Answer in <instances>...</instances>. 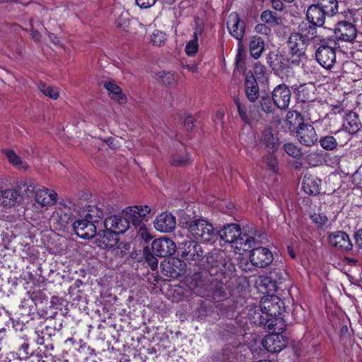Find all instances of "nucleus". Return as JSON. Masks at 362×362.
<instances>
[{"label":"nucleus","mask_w":362,"mask_h":362,"mask_svg":"<svg viewBox=\"0 0 362 362\" xmlns=\"http://www.w3.org/2000/svg\"><path fill=\"white\" fill-rule=\"evenodd\" d=\"M209 266L208 270L195 272L191 276L190 286L193 292L210 300L221 301L227 296L225 284L218 277L232 271L234 268L226 253L220 250H214L206 256Z\"/></svg>","instance_id":"1"},{"label":"nucleus","mask_w":362,"mask_h":362,"mask_svg":"<svg viewBox=\"0 0 362 362\" xmlns=\"http://www.w3.org/2000/svg\"><path fill=\"white\" fill-rule=\"evenodd\" d=\"M257 230L252 226H245L243 229L237 224H229L218 230V236L226 243L240 251H247L257 243Z\"/></svg>","instance_id":"2"},{"label":"nucleus","mask_w":362,"mask_h":362,"mask_svg":"<svg viewBox=\"0 0 362 362\" xmlns=\"http://www.w3.org/2000/svg\"><path fill=\"white\" fill-rule=\"evenodd\" d=\"M186 225L189 232L197 240L212 243L218 237V230L204 219H194L186 222Z\"/></svg>","instance_id":"3"},{"label":"nucleus","mask_w":362,"mask_h":362,"mask_svg":"<svg viewBox=\"0 0 362 362\" xmlns=\"http://www.w3.org/2000/svg\"><path fill=\"white\" fill-rule=\"evenodd\" d=\"M103 218V211H98L96 215L86 214L84 218L78 219L72 223L74 233L81 238L91 239L96 235L98 223Z\"/></svg>","instance_id":"4"},{"label":"nucleus","mask_w":362,"mask_h":362,"mask_svg":"<svg viewBox=\"0 0 362 362\" xmlns=\"http://www.w3.org/2000/svg\"><path fill=\"white\" fill-rule=\"evenodd\" d=\"M151 211L150 206L147 205L132 206L122 211V214L129 220V223H132L136 228H139V233L145 240L150 238V235L146 231L143 220Z\"/></svg>","instance_id":"5"},{"label":"nucleus","mask_w":362,"mask_h":362,"mask_svg":"<svg viewBox=\"0 0 362 362\" xmlns=\"http://www.w3.org/2000/svg\"><path fill=\"white\" fill-rule=\"evenodd\" d=\"M308 45L309 42L296 33H292L290 35L287 40L288 52L293 57H296V59L291 60V64L296 65L300 64V59L305 55V51Z\"/></svg>","instance_id":"6"},{"label":"nucleus","mask_w":362,"mask_h":362,"mask_svg":"<svg viewBox=\"0 0 362 362\" xmlns=\"http://www.w3.org/2000/svg\"><path fill=\"white\" fill-rule=\"evenodd\" d=\"M288 278V274L281 267L272 269L267 275L261 277L260 285L265 288V292H274L278 288V284H281Z\"/></svg>","instance_id":"7"},{"label":"nucleus","mask_w":362,"mask_h":362,"mask_svg":"<svg viewBox=\"0 0 362 362\" xmlns=\"http://www.w3.org/2000/svg\"><path fill=\"white\" fill-rule=\"evenodd\" d=\"M178 252L186 261H198L204 256L202 246L194 240L184 241L180 243Z\"/></svg>","instance_id":"8"},{"label":"nucleus","mask_w":362,"mask_h":362,"mask_svg":"<svg viewBox=\"0 0 362 362\" xmlns=\"http://www.w3.org/2000/svg\"><path fill=\"white\" fill-rule=\"evenodd\" d=\"M315 58L322 67L331 69L336 63V47L327 43L321 45L315 52Z\"/></svg>","instance_id":"9"},{"label":"nucleus","mask_w":362,"mask_h":362,"mask_svg":"<svg viewBox=\"0 0 362 362\" xmlns=\"http://www.w3.org/2000/svg\"><path fill=\"white\" fill-rule=\"evenodd\" d=\"M253 246L250 251V260L251 263L257 267L264 268L269 265L273 259V254L267 247Z\"/></svg>","instance_id":"10"},{"label":"nucleus","mask_w":362,"mask_h":362,"mask_svg":"<svg viewBox=\"0 0 362 362\" xmlns=\"http://www.w3.org/2000/svg\"><path fill=\"white\" fill-rule=\"evenodd\" d=\"M334 33L337 40L352 42L357 36V30L355 24L343 21L335 25Z\"/></svg>","instance_id":"11"},{"label":"nucleus","mask_w":362,"mask_h":362,"mask_svg":"<svg viewBox=\"0 0 362 362\" xmlns=\"http://www.w3.org/2000/svg\"><path fill=\"white\" fill-rule=\"evenodd\" d=\"M150 249L156 256L165 257L171 256L175 252L176 245L170 238H160L152 242Z\"/></svg>","instance_id":"12"},{"label":"nucleus","mask_w":362,"mask_h":362,"mask_svg":"<svg viewBox=\"0 0 362 362\" xmlns=\"http://www.w3.org/2000/svg\"><path fill=\"white\" fill-rule=\"evenodd\" d=\"M291 91L286 84L276 86L272 91V100L275 105L281 110H286L290 104Z\"/></svg>","instance_id":"13"},{"label":"nucleus","mask_w":362,"mask_h":362,"mask_svg":"<svg viewBox=\"0 0 362 362\" xmlns=\"http://www.w3.org/2000/svg\"><path fill=\"white\" fill-rule=\"evenodd\" d=\"M297 139L300 144L305 146H312L317 141V135L313 126L305 123L296 131Z\"/></svg>","instance_id":"14"},{"label":"nucleus","mask_w":362,"mask_h":362,"mask_svg":"<svg viewBox=\"0 0 362 362\" xmlns=\"http://www.w3.org/2000/svg\"><path fill=\"white\" fill-rule=\"evenodd\" d=\"M104 228L119 235L124 233L129 228V220L125 216H111L103 221Z\"/></svg>","instance_id":"15"},{"label":"nucleus","mask_w":362,"mask_h":362,"mask_svg":"<svg viewBox=\"0 0 362 362\" xmlns=\"http://www.w3.org/2000/svg\"><path fill=\"white\" fill-rule=\"evenodd\" d=\"M287 342L283 335L279 333H272L262 339V345L265 349L271 353L281 351L286 346Z\"/></svg>","instance_id":"16"},{"label":"nucleus","mask_w":362,"mask_h":362,"mask_svg":"<svg viewBox=\"0 0 362 362\" xmlns=\"http://www.w3.org/2000/svg\"><path fill=\"white\" fill-rule=\"evenodd\" d=\"M95 237L97 245L102 249L113 248L118 241V235L106 228L99 230Z\"/></svg>","instance_id":"17"},{"label":"nucleus","mask_w":362,"mask_h":362,"mask_svg":"<svg viewBox=\"0 0 362 362\" xmlns=\"http://www.w3.org/2000/svg\"><path fill=\"white\" fill-rule=\"evenodd\" d=\"M227 27L230 35L241 42L245 35V23L238 13H233L229 16Z\"/></svg>","instance_id":"18"},{"label":"nucleus","mask_w":362,"mask_h":362,"mask_svg":"<svg viewBox=\"0 0 362 362\" xmlns=\"http://www.w3.org/2000/svg\"><path fill=\"white\" fill-rule=\"evenodd\" d=\"M155 228L160 232H171L176 226L175 217L169 212H163L159 214L154 220Z\"/></svg>","instance_id":"19"},{"label":"nucleus","mask_w":362,"mask_h":362,"mask_svg":"<svg viewBox=\"0 0 362 362\" xmlns=\"http://www.w3.org/2000/svg\"><path fill=\"white\" fill-rule=\"evenodd\" d=\"M72 210L71 206L59 203L53 212L52 219L61 227H65L72 221Z\"/></svg>","instance_id":"20"},{"label":"nucleus","mask_w":362,"mask_h":362,"mask_svg":"<svg viewBox=\"0 0 362 362\" xmlns=\"http://www.w3.org/2000/svg\"><path fill=\"white\" fill-rule=\"evenodd\" d=\"M329 15H327L326 11L322 8L314 4L310 5L306 13L307 21L311 22L315 25L323 27L327 18H330Z\"/></svg>","instance_id":"21"},{"label":"nucleus","mask_w":362,"mask_h":362,"mask_svg":"<svg viewBox=\"0 0 362 362\" xmlns=\"http://www.w3.org/2000/svg\"><path fill=\"white\" fill-rule=\"evenodd\" d=\"M260 144L264 146L268 152H276L279 146L278 137L273 133L271 127L265 128L261 133L259 139Z\"/></svg>","instance_id":"22"},{"label":"nucleus","mask_w":362,"mask_h":362,"mask_svg":"<svg viewBox=\"0 0 362 362\" xmlns=\"http://www.w3.org/2000/svg\"><path fill=\"white\" fill-rule=\"evenodd\" d=\"M329 243L341 250L349 251L352 248V243L349 235L344 231H337L329 237Z\"/></svg>","instance_id":"23"},{"label":"nucleus","mask_w":362,"mask_h":362,"mask_svg":"<svg viewBox=\"0 0 362 362\" xmlns=\"http://www.w3.org/2000/svg\"><path fill=\"white\" fill-rule=\"evenodd\" d=\"M245 92L247 100L250 103H256L260 98L259 85L255 77L252 74L246 76L245 81Z\"/></svg>","instance_id":"24"},{"label":"nucleus","mask_w":362,"mask_h":362,"mask_svg":"<svg viewBox=\"0 0 362 362\" xmlns=\"http://www.w3.org/2000/svg\"><path fill=\"white\" fill-rule=\"evenodd\" d=\"M57 194L54 191L48 189H40L35 192V202L41 206H48L57 202Z\"/></svg>","instance_id":"25"},{"label":"nucleus","mask_w":362,"mask_h":362,"mask_svg":"<svg viewBox=\"0 0 362 362\" xmlns=\"http://www.w3.org/2000/svg\"><path fill=\"white\" fill-rule=\"evenodd\" d=\"M281 300L276 297H272L262 303V310L269 317H278L281 314Z\"/></svg>","instance_id":"26"},{"label":"nucleus","mask_w":362,"mask_h":362,"mask_svg":"<svg viewBox=\"0 0 362 362\" xmlns=\"http://www.w3.org/2000/svg\"><path fill=\"white\" fill-rule=\"evenodd\" d=\"M317 27L308 21H302L298 26V32L296 33L310 43L317 36Z\"/></svg>","instance_id":"27"},{"label":"nucleus","mask_w":362,"mask_h":362,"mask_svg":"<svg viewBox=\"0 0 362 362\" xmlns=\"http://www.w3.org/2000/svg\"><path fill=\"white\" fill-rule=\"evenodd\" d=\"M321 180L312 175H305L302 187L304 192L310 195H317L320 192Z\"/></svg>","instance_id":"28"},{"label":"nucleus","mask_w":362,"mask_h":362,"mask_svg":"<svg viewBox=\"0 0 362 362\" xmlns=\"http://www.w3.org/2000/svg\"><path fill=\"white\" fill-rule=\"evenodd\" d=\"M361 127V122L358 116L356 113L349 112L346 114L344 122L342 124V129L351 134L356 133Z\"/></svg>","instance_id":"29"},{"label":"nucleus","mask_w":362,"mask_h":362,"mask_svg":"<svg viewBox=\"0 0 362 362\" xmlns=\"http://www.w3.org/2000/svg\"><path fill=\"white\" fill-rule=\"evenodd\" d=\"M265 49V42L262 37L253 35L250 38L249 50L252 57L259 59Z\"/></svg>","instance_id":"30"},{"label":"nucleus","mask_w":362,"mask_h":362,"mask_svg":"<svg viewBox=\"0 0 362 362\" xmlns=\"http://www.w3.org/2000/svg\"><path fill=\"white\" fill-rule=\"evenodd\" d=\"M285 122L291 132H296L299 127L305 124L303 115L297 110L288 111Z\"/></svg>","instance_id":"31"},{"label":"nucleus","mask_w":362,"mask_h":362,"mask_svg":"<svg viewBox=\"0 0 362 362\" xmlns=\"http://www.w3.org/2000/svg\"><path fill=\"white\" fill-rule=\"evenodd\" d=\"M262 326L267 328L268 332H272V333L282 332L285 328L281 317H269L267 315H266V320L264 321Z\"/></svg>","instance_id":"32"},{"label":"nucleus","mask_w":362,"mask_h":362,"mask_svg":"<svg viewBox=\"0 0 362 362\" xmlns=\"http://www.w3.org/2000/svg\"><path fill=\"white\" fill-rule=\"evenodd\" d=\"M19 197L18 191L13 189L0 190V204L4 206H13Z\"/></svg>","instance_id":"33"},{"label":"nucleus","mask_w":362,"mask_h":362,"mask_svg":"<svg viewBox=\"0 0 362 362\" xmlns=\"http://www.w3.org/2000/svg\"><path fill=\"white\" fill-rule=\"evenodd\" d=\"M103 86L112 99L117 100L119 103H124L126 101V97L122 93V89L114 81H105Z\"/></svg>","instance_id":"34"},{"label":"nucleus","mask_w":362,"mask_h":362,"mask_svg":"<svg viewBox=\"0 0 362 362\" xmlns=\"http://www.w3.org/2000/svg\"><path fill=\"white\" fill-rule=\"evenodd\" d=\"M185 264L177 259H173L166 265V272L169 273L171 278L180 276L184 272Z\"/></svg>","instance_id":"35"},{"label":"nucleus","mask_w":362,"mask_h":362,"mask_svg":"<svg viewBox=\"0 0 362 362\" xmlns=\"http://www.w3.org/2000/svg\"><path fill=\"white\" fill-rule=\"evenodd\" d=\"M260 19L262 23H264L269 27L277 26L282 21L280 16L270 10L264 11L260 16Z\"/></svg>","instance_id":"36"},{"label":"nucleus","mask_w":362,"mask_h":362,"mask_svg":"<svg viewBox=\"0 0 362 362\" xmlns=\"http://www.w3.org/2000/svg\"><path fill=\"white\" fill-rule=\"evenodd\" d=\"M247 317L251 323L259 326H262L266 320V315L262 312V307L260 308L257 307L250 308Z\"/></svg>","instance_id":"37"},{"label":"nucleus","mask_w":362,"mask_h":362,"mask_svg":"<svg viewBox=\"0 0 362 362\" xmlns=\"http://www.w3.org/2000/svg\"><path fill=\"white\" fill-rule=\"evenodd\" d=\"M233 101L236 105L238 113L240 119L245 124H250L252 119L247 112V107L246 104L243 103L238 97H234Z\"/></svg>","instance_id":"38"},{"label":"nucleus","mask_w":362,"mask_h":362,"mask_svg":"<svg viewBox=\"0 0 362 362\" xmlns=\"http://www.w3.org/2000/svg\"><path fill=\"white\" fill-rule=\"evenodd\" d=\"M315 4L325 10L327 15H329L331 17L338 12L337 0H317Z\"/></svg>","instance_id":"39"},{"label":"nucleus","mask_w":362,"mask_h":362,"mask_svg":"<svg viewBox=\"0 0 362 362\" xmlns=\"http://www.w3.org/2000/svg\"><path fill=\"white\" fill-rule=\"evenodd\" d=\"M258 107L267 114H274L276 110V106L273 102L272 98L269 95H262L259 98Z\"/></svg>","instance_id":"40"},{"label":"nucleus","mask_w":362,"mask_h":362,"mask_svg":"<svg viewBox=\"0 0 362 362\" xmlns=\"http://www.w3.org/2000/svg\"><path fill=\"white\" fill-rule=\"evenodd\" d=\"M9 163L18 169H28V165L13 150H4Z\"/></svg>","instance_id":"41"},{"label":"nucleus","mask_w":362,"mask_h":362,"mask_svg":"<svg viewBox=\"0 0 362 362\" xmlns=\"http://www.w3.org/2000/svg\"><path fill=\"white\" fill-rule=\"evenodd\" d=\"M201 29L197 28L194 32L193 39L185 47V52L188 56H194L198 51V35L201 34Z\"/></svg>","instance_id":"42"},{"label":"nucleus","mask_w":362,"mask_h":362,"mask_svg":"<svg viewBox=\"0 0 362 362\" xmlns=\"http://www.w3.org/2000/svg\"><path fill=\"white\" fill-rule=\"evenodd\" d=\"M319 143L321 147L327 151L334 150L338 145L337 139L332 135L322 136L319 140Z\"/></svg>","instance_id":"43"},{"label":"nucleus","mask_w":362,"mask_h":362,"mask_svg":"<svg viewBox=\"0 0 362 362\" xmlns=\"http://www.w3.org/2000/svg\"><path fill=\"white\" fill-rule=\"evenodd\" d=\"M144 256L145 261L148 263L151 269L154 271L158 268V259L151 251L149 247H145L144 248Z\"/></svg>","instance_id":"44"},{"label":"nucleus","mask_w":362,"mask_h":362,"mask_svg":"<svg viewBox=\"0 0 362 362\" xmlns=\"http://www.w3.org/2000/svg\"><path fill=\"white\" fill-rule=\"evenodd\" d=\"M274 153L268 152V154L263 158V161L270 170L276 173L279 170V161Z\"/></svg>","instance_id":"45"},{"label":"nucleus","mask_w":362,"mask_h":362,"mask_svg":"<svg viewBox=\"0 0 362 362\" xmlns=\"http://www.w3.org/2000/svg\"><path fill=\"white\" fill-rule=\"evenodd\" d=\"M284 151L290 156L299 158L302 156L301 148L291 142L286 143L283 146Z\"/></svg>","instance_id":"46"},{"label":"nucleus","mask_w":362,"mask_h":362,"mask_svg":"<svg viewBox=\"0 0 362 362\" xmlns=\"http://www.w3.org/2000/svg\"><path fill=\"white\" fill-rule=\"evenodd\" d=\"M18 187L20 190L18 192L19 194H22L23 195H26L28 197L33 194L35 189V185L31 180H26L23 182H21Z\"/></svg>","instance_id":"47"},{"label":"nucleus","mask_w":362,"mask_h":362,"mask_svg":"<svg viewBox=\"0 0 362 362\" xmlns=\"http://www.w3.org/2000/svg\"><path fill=\"white\" fill-rule=\"evenodd\" d=\"M18 349V357L21 358H26L29 356V344L25 339H21L16 343Z\"/></svg>","instance_id":"48"},{"label":"nucleus","mask_w":362,"mask_h":362,"mask_svg":"<svg viewBox=\"0 0 362 362\" xmlns=\"http://www.w3.org/2000/svg\"><path fill=\"white\" fill-rule=\"evenodd\" d=\"M299 96L303 102L313 101L315 98L314 87H303L299 92Z\"/></svg>","instance_id":"49"},{"label":"nucleus","mask_w":362,"mask_h":362,"mask_svg":"<svg viewBox=\"0 0 362 362\" xmlns=\"http://www.w3.org/2000/svg\"><path fill=\"white\" fill-rule=\"evenodd\" d=\"M159 78L162 83L167 86H173L177 82V77L174 73L163 72Z\"/></svg>","instance_id":"50"},{"label":"nucleus","mask_w":362,"mask_h":362,"mask_svg":"<svg viewBox=\"0 0 362 362\" xmlns=\"http://www.w3.org/2000/svg\"><path fill=\"white\" fill-rule=\"evenodd\" d=\"M189 163L188 155L182 156L180 153H175L171 158V164L174 166H185Z\"/></svg>","instance_id":"51"},{"label":"nucleus","mask_w":362,"mask_h":362,"mask_svg":"<svg viewBox=\"0 0 362 362\" xmlns=\"http://www.w3.org/2000/svg\"><path fill=\"white\" fill-rule=\"evenodd\" d=\"M165 40V33L160 30H156L151 35V41L154 45L156 46H160L163 45Z\"/></svg>","instance_id":"52"},{"label":"nucleus","mask_w":362,"mask_h":362,"mask_svg":"<svg viewBox=\"0 0 362 362\" xmlns=\"http://www.w3.org/2000/svg\"><path fill=\"white\" fill-rule=\"evenodd\" d=\"M128 16V13L122 12L116 19L117 26L123 30H126L129 25V19Z\"/></svg>","instance_id":"53"},{"label":"nucleus","mask_w":362,"mask_h":362,"mask_svg":"<svg viewBox=\"0 0 362 362\" xmlns=\"http://www.w3.org/2000/svg\"><path fill=\"white\" fill-rule=\"evenodd\" d=\"M289 61L288 59L279 55L278 61L274 64L273 70L275 71H283L288 67Z\"/></svg>","instance_id":"54"},{"label":"nucleus","mask_w":362,"mask_h":362,"mask_svg":"<svg viewBox=\"0 0 362 362\" xmlns=\"http://www.w3.org/2000/svg\"><path fill=\"white\" fill-rule=\"evenodd\" d=\"M41 91L46 95L52 99H57L59 97V93L55 88L42 84L40 86Z\"/></svg>","instance_id":"55"},{"label":"nucleus","mask_w":362,"mask_h":362,"mask_svg":"<svg viewBox=\"0 0 362 362\" xmlns=\"http://www.w3.org/2000/svg\"><path fill=\"white\" fill-rule=\"evenodd\" d=\"M308 159L309 160L310 165H312L313 166L319 165L322 164L323 161L322 156L316 153H310L308 156Z\"/></svg>","instance_id":"56"},{"label":"nucleus","mask_w":362,"mask_h":362,"mask_svg":"<svg viewBox=\"0 0 362 362\" xmlns=\"http://www.w3.org/2000/svg\"><path fill=\"white\" fill-rule=\"evenodd\" d=\"M350 16L354 23L362 25V8L351 11Z\"/></svg>","instance_id":"57"},{"label":"nucleus","mask_w":362,"mask_h":362,"mask_svg":"<svg viewBox=\"0 0 362 362\" xmlns=\"http://www.w3.org/2000/svg\"><path fill=\"white\" fill-rule=\"evenodd\" d=\"M312 221L317 224L324 225L327 221V217L324 214H315L310 216Z\"/></svg>","instance_id":"58"},{"label":"nucleus","mask_w":362,"mask_h":362,"mask_svg":"<svg viewBox=\"0 0 362 362\" xmlns=\"http://www.w3.org/2000/svg\"><path fill=\"white\" fill-rule=\"evenodd\" d=\"M158 0H136V4L141 8H148L153 6Z\"/></svg>","instance_id":"59"},{"label":"nucleus","mask_w":362,"mask_h":362,"mask_svg":"<svg viewBox=\"0 0 362 362\" xmlns=\"http://www.w3.org/2000/svg\"><path fill=\"white\" fill-rule=\"evenodd\" d=\"M279 55L276 54L274 52H270L267 56V62L273 69L274 64L278 61Z\"/></svg>","instance_id":"60"},{"label":"nucleus","mask_w":362,"mask_h":362,"mask_svg":"<svg viewBox=\"0 0 362 362\" xmlns=\"http://www.w3.org/2000/svg\"><path fill=\"white\" fill-rule=\"evenodd\" d=\"M255 30L257 33H262V34H264V35H268L270 33V31H271V30L269 28V26H268L264 23L257 24L255 26Z\"/></svg>","instance_id":"61"},{"label":"nucleus","mask_w":362,"mask_h":362,"mask_svg":"<svg viewBox=\"0 0 362 362\" xmlns=\"http://www.w3.org/2000/svg\"><path fill=\"white\" fill-rule=\"evenodd\" d=\"M194 119L192 115H188L185 117L184 126L187 131L192 130L194 127Z\"/></svg>","instance_id":"62"},{"label":"nucleus","mask_w":362,"mask_h":362,"mask_svg":"<svg viewBox=\"0 0 362 362\" xmlns=\"http://www.w3.org/2000/svg\"><path fill=\"white\" fill-rule=\"evenodd\" d=\"M354 238L356 245L362 248V228L355 233Z\"/></svg>","instance_id":"63"},{"label":"nucleus","mask_w":362,"mask_h":362,"mask_svg":"<svg viewBox=\"0 0 362 362\" xmlns=\"http://www.w3.org/2000/svg\"><path fill=\"white\" fill-rule=\"evenodd\" d=\"M242 43L239 42L238 44V52L235 57V63H243L244 57L243 54L241 52Z\"/></svg>","instance_id":"64"}]
</instances>
